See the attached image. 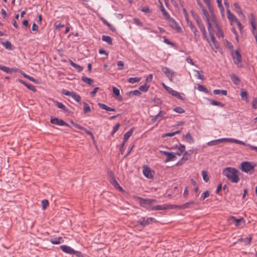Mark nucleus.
<instances>
[{
    "mask_svg": "<svg viewBox=\"0 0 257 257\" xmlns=\"http://www.w3.org/2000/svg\"><path fill=\"white\" fill-rule=\"evenodd\" d=\"M111 184L114 186V187L117 189H119L120 190H122V189L121 187H120L119 184L118 183V182H117V181L114 178H112L111 179Z\"/></svg>",
    "mask_w": 257,
    "mask_h": 257,
    "instance_id": "obj_38",
    "label": "nucleus"
},
{
    "mask_svg": "<svg viewBox=\"0 0 257 257\" xmlns=\"http://www.w3.org/2000/svg\"><path fill=\"white\" fill-rule=\"evenodd\" d=\"M160 5V10L163 13V15L167 18L168 19L170 17V15L169 14L166 12V11L165 10L164 7L163 6L162 3L160 1L159 2Z\"/></svg>",
    "mask_w": 257,
    "mask_h": 257,
    "instance_id": "obj_28",
    "label": "nucleus"
},
{
    "mask_svg": "<svg viewBox=\"0 0 257 257\" xmlns=\"http://www.w3.org/2000/svg\"><path fill=\"white\" fill-rule=\"evenodd\" d=\"M230 77L231 80L235 85H238L239 84L240 79L236 75L234 74H232L230 75Z\"/></svg>",
    "mask_w": 257,
    "mask_h": 257,
    "instance_id": "obj_23",
    "label": "nucleus"
},
{
    "mask_svg": "<svg viewBox=\"0 0 257 257\" xmlns=\"http://www.w3.org/2000/svg\"><path fill=\"white\" fill-rule=\"evenodd\" d=\"M211 104L214 105H217L221 107L223 106V104L221 102L216 100H212L211 101Z\"/></svg>",
    "mask_w": 257,
    "mask_h": 257,
    "instance_id": "obj_53",
    "label": "nucleus"
},
{
    "mask_svg": "<svg viewBox=\"0 0 257 257\" xmlns=\"http://www.w3.org/2000/svg\"><path fill=\"white\" fill-rule=\"evenodd\" d=\"M174 110L175 112H176L177 113H182L184 112V110L180 107H177L175 108L174 109Z\"/></svg>",
    "mask_w": 257,
    "mask_h": 257,
    "instance_id": "obj_57",
    "label": "nucleus"
},
{
    "mask_svg": "<svg viewBox=\"0 0 257 257\" xmlns=\"http://www.w3.org/2000/svg\"><path fill=\"white\" fill-rule=\"evenodd\" d=\"M213 93L214 94L216 95L220 94H221L225 96L227 95V91L225 90L215 89L213 91Z\"/></svg>",
    "mask_w": 257,
    "mask_h": 257,
    "instance_id": "obj_39",
    "label": "nucleus"
},
{
    "mask_svg": "<svg viewBox=\"0 0 257 257\" xmlns=\"http://www.w3.org/2000/svg\"><path fill=\"white\" fill-rule=\"evenodd\" d=\"M26 86L27 87V88L34 92H35L36 91L35 86L32 84H29L27 83Z\"/></svg>",
    "mask_w": 257,
    "mask_h": 257,
    "instance_id": "obj_58",
    "label": "nucleus"
},
{
    "mask_svg": "<svg viewBox=\"0 0 257 257\" xmlns=\"http://www.w3.org/2000/svg\"><path fill=\"white\" fill-rule=\"evenodd\" d=\"M209 191H206L202 194L201 198L202 200H204L206 198L209 197Z\"/></svg>",
    "mask_w": 257,
    "mask_h": 257,
    "instance_id": "obj_52",
    "label": "nucleus"
},
{
    "mask_svg": "<svg viewBox=\"0 0 257 257\" xmlns=\"http://www.w3.org/2000/svg\"><path fill=\"white\" fill-rule=\"evenodd\" d=\"M197 89L200 91H202V92H205V93H207L208 92V91L207 90V89L206 88H205L204 87V86L201 85V84H198L197 85Z\"/></svg>",
    "mask_w": 257,
    "mask_h": 257,
    "instance_id": "obj_48",
    "label": "nucleus"
},
{
    "mask_svg": "<svg viewBox=\"0 0 257 257\" xmlns=\"http://www.w3.org/2000/svg\"><path fill=\"white\" fill-rule=\"evenodd\" d=\"M198 26L199 28L200 29L201 32H202L204 38L206 39V38H207L206 31L205 30V26H204L203 23H201L200 24H199V25H198Z\"/></svg>",
    "mask_w": 257,
    "mask_h": 257,
    "instance_id": "obj_20",
    "label": "nucleus"
},
{
    "mask_svg": "<svg viewBox=\"0 0 257 257\" xmlns=\"http://www.w3.org/2000/svg\"><path fill=\"white\" fill-rule=\"evenodd\" d=\"M162 71L168 79L172 82L174 81V77L177 75L176 73L167 67H163Z\"/></svg>",
    "mask_w": 257,
    "mask_h": 257,
    "instance_id": "obj_3",
    "label": "nucleus"
},
{
    "mask_svg": "<svg viewBox=\"0 0 257 257\" xmlns=\"http://www.w3.org/2000/svg\"><path fill=\"white\" fill-rule=\"evenodd\" d=\"M185 138L186 141L190 144H193L194 142V139L190 133L187 134L185 136Z\"/></svg>",
    "mask_w": 257,
    "mask_h": 257,
    "instance_id": "obj_29",
    "label": "nucleus"
},
{
    "mask_svg": "<svg viewBox=\"0 0 257 257\" xmlns=\"http://www.w3.org/2000/svg\"><path fill=\"white\" fill-rule=\"evenodd\" d=\"M155 222H156V220L153 217H148L147 218H142L138 221V222L143 227Z\"/></svg>",
    "mask_w": 257,
    "mask_h": 257,
    "instance_id": "obj_4",
    "label": "nucleus"
},
{
    "mask_svg": "<svg viewBox=\"0 0 257 257\" xmlns=\"http://www.w3.org/2000/svg\"><path fill=\"white\" fill-rule=\"evenodd\" d=\"M241 241H244L246 244H249L251 240V237H246L245 238H241L239 239Z\"/></svg>",
    "mask_w": 257,
    "mask_h": 257,
    "instance_id": "obj_51",
    "label": "nucleus"
},
{
    "mask_svg": "<svg viewBox=\"0 0 257 257\" xmlns=\"http://www.w3.org/2000/svg\"><path fill=\"white\" fill-rule=\"evenodd\" d=\"M217 29V32H216V35L218 37H224V34L223 32L221 29V27L219 26V25H217L216 27Z\"/></svg>",
    "mask_w": 257,
    "mask_h": 257,
    "instance_id": "obj_31",
    "label": "nucleus"
},
{
    "mask_svg": "<svg viewBox=\"0 0 257 257\" xmlns=\"http://www.w3.org/2000/svg\"><path fill=\"white\" fill-rule=\"evenodd\" d=\"M230 220H232L233 221L235 222L236 226H240L243 227L245 225V221L243 218H241L239 219H237L234 216H231L230 217Z\"/></svg>",
    "mask_w": 257,
    "mask_h": 257,
    "instance_id": "obj_6",
    "label": "nucleus"
},
{
    "mask_svg": "<svg viewBox=\"0 0 257 257\" xmlns=\"http://www.w3.org/2000/svg\"><path fill=\"white\" fill-rule=\"evenodd\" d=\"M191 31L194 33L195 41H197L199 39L200 36L197 28L195 27Z\"/></svg>",
    "mask_w": 257,
    "mask_h": 257,
    "instance_id": "obj_36",
    "label": "nucleus"
},
{
    "mask_svg": "<svg viewBox=\"0 0 257 257\" xmlns=\"http://www.w3.org/2000/svg\"><path fill=\"white\" fill-rule=\"evenodd\" d=\"M69 63L71 65V66H72V67L75 68L76 69H77L78 72H81L82 71L83 67L81 66H79L78 64H75L72 60H69Z\"/></svg>",
    "mask_w": 257,
    "mask_h": 257,
    "instance_id": "obj_25",
    "label": "nucleus"
},
{
    "mask_svg": "<svg viewBox=\"0 0 257 257\" xmlns=\"http://www.w3.org/2000/svg\"><path fill=\"white\" fill-rule=\"evenodd\" d=\"M178 151L177 153H176V154L178 156H181L183 154V153L184 152L185 150V146L183 145H180L178 147Z\"/></svg>",
    "mask_w": 257,
    "mask_h": 257,
    "instance_id": "obj_26",
    "label": "nucleus"
},
{
    "mask_svg": "<svg viewBox=\"0 0 257 257\" xmlns=\"http://www.w3.org/2000/svg\"><path fill=\"white\" fill-rule=\"evenodd\" d=\"M143 174L148 178H151L153 177L152 171L147 167H144Z\"/></svg>",
    "mask_w": 257,
    "mask_h": 257,
    "instance_id": "obj_11",
    "label": "nucleus"
},
{
    "mask_svg": "<svg viewBox=\"0 0 257 257\" xmlns=\"http://www.w3.org/2000/svg\"><path fill=\"white\" fill-rule=\"evenodd\" d=\"M83 111L85 113H87L90 111V107L86 102H83Z\"/></svg>",
    "mask_w": 257,
    "mask_h": 257,
    "instance_id": "obj_45",
    "label": "nucleus"
},
{
    "mask_svg": "<svg viewBox=\"0 0 257 257\" xmlns=\"http://www.w3.org/2000/svg\"><path fill=\"white\" fill-rule=\"evenodd\" d=\"M0 70L3 71L5 72H6L7 73H11L12 72V70H13V68L11 69L9 67L3 66L0 65Z\"/></svg>",
    "mask_w": 257,
    "mask_h": 257,
    "instance_id": "obj_35",
    "label": "nucleus"
},
{
    "mask_svg": "<svg viewBox=\"0 0 257 257\" xmlns=\"http://www.w3.org/2000/svg\"><path fill=\"white\" fill-rule=\"evenodd\" d=\"M167 207H166V204L157 205L153 207V210H166Z\"/></svg>",
    "mask_w": 257,
    "mask_h": 257,
    "instance_id": "obj_33",
    "label": "nucleus"
},
{
    "mask_svg": "<svg viewBox=\"0 0 257 257\" xmlns=\"http://www.w3.org/2000/svg\"><path fill=\"white\" fill-rule=\"evenodd\" d=\"M252 106L254 109L257 108V98L253 99L252 102Z\"/></svg>",
    "mask_w": 257,
    "mask_h": 257,
    "instance_id": "obj_64",
    "label": "nucleus"
},
{
    "mask_svg": "<svg viewBox=\"0 0 257 257\" xmlns=\"http://www.w3.org/2000/svg\"><path fill=\"white\" fill-rule=\"evenodd\" d=\"M224 140L225 139H218L217 140L212 141L209 142L208 143V145L209 146L216 145L218 143H221V142H224Z\"/></svg>",
    "mask_w": 257,
    "mask_h": 257,
    "instance_id": "obj_40",
    "label": "nucleus"
},
{
    "mask_svg": "<svg viewBox=\"0 0 257 257\" xmlns=\"http://www.w3.org/2000/svg\"><path fill=\"white\" fill-rule=\"evenodd\" d=\"M218 7H219L222 17H224V10L222 5V0H216Z\"/></svg>",
    "mask_w": 257,
    "mask_h": 257,
    "instance_id": "obj_27",
    "label": "nucleus"
},
{
    "mask_svg": "<svg viewBox=\"0 0 257 257\" xmlns=\"http://www.w3.org/2000/svg\"><path fill=\"white\" fill-rule=\"evenodd\" d=\"M120 126V124L119 123H117L115 124V125L114 126L113 128V131L112 132V135H113L115 132L117 131L119 127Z\"/></svg>",
    "mask_w": 257,
    "mask_h": 257,
    "instance_id": "obj_60",
    "label": "nucleus"
},
{
    "mask_svg": "<svg viewBox=\"0 0 257 257\" xmlns=\"http://www.w3.org/2000/svg\"><path fill=\"white\" fill-rule=\"evenodd\" d=\"M195 203V202L193 201H190V202L185 203L183 205L178 206V209H184L188 208L190 207V205H193V204H194Z\"/></svg>",
    "mask_w": 257,
    "mask_h": 257,
    "instance_id": "obj_19",
    "label": "nucleus"
},
{
    "mask_svg": "<svg viewBox=\"0 0 257 257\" xmlns=\"http://www.w3.org/2000/svg\"><path fill=\"white\" fill-rule=\"evenodd\" d=\"M176 158V154L175 153H170L168 154L166 159L165 160V162H168L170 161H172L175 160Z\"/></svg>",
    "mask_w": 257,
    "mask_h": 257,
    "instance_id": "obj_12",
    "label": "nucleus"
},
{
    "mask_svg": "<svg viewBox=\"0 0 257 257\" xmlns=\"http://www.w3.org/2000/svg\"><path fill=\"white\" fill-rule=\"evenodd\" d=\"M203 13L204 16V19L207 24L208 30L210 32V31H211L212 28H211V23H210V22L209 14H208L207 11H206L205 9L203 10Z\"/></svg>",
    "mask_w": 257,
    "mask_h": 257,
    "instance_id": "obj_8",
    "label": "nucleus"
},
{
    "mask_svg": "<svg viewBox=\"0 0 257 257\" xmlns=\"http://www.w3.org/2000/svg\"><path fill=\"white\" fill-rule=\"evenodd\" d=\"M70 122L71 123V124L75 127L79 129V130H82V129H83V127H82V126H81L80 125L76 123H75L74 122H73L72 120H71L70 121Z\"/></svg>",
    "mask_w": 257,
    "mask_h": 257,
    "instance_id": "obj_59",
    "label": "nucleus"
},
{
    "mask_svg": "<svg viewBox=\"0 0 257 257\" xmlns=\"http://www.w3.org/2000/svg\"><path fill=\"white\" fill-rule=\"evenodd\" d=\"M209 19L210 22H212L215 25V27H216L217 25H219L217 18L212 12H211V15L209 16Z\"/></svg>",
    "mask_w": 257,
    "mask_h": 257,
    "instance_id": "obj_18",
    "label": "nucleus"
},
{
    "mask_svg": "<svg viewBox=\"0 0 257 257\" xmlns=\"http://www.w3.org/2000/svg\"><path fill=\"white\" fill-rule=\"evenodd\" d=\"M190 158V155L187 152H185L182 158V161H186Z\"/></svg>",
    "mask_w": 257,
    "mask_h": 257,
    "instance_id": "obj_49",
    "label": "nucleus"
},
{
    "mask_svg": "<svg viewBox=\"0 0 257 257\" xmlns=\"http://www.w3.org/2000/svg\"><path fill=\"white\" fill-rule=\"evenodd\" d=\"M71 97L78 102L81 100V97L80 95L74 92H72Z\"/></svg>",
    "mask_w": 257,
    "mask_h": 257,
    "instance_id": "obj_41",
    "label": "nucleus"
},
{
    "mask_svg": "<svg viewBox=\"0 0 257 257\" xmlns=\"http://www.w3.org/2000/svg\"><path fill=\"white\" fill-rule=\"evenodd\" d=\"M195 72H196L197 73V75H196V76L197 77L198 79H201L202 80H203L204 79V76L202 75H201L199 73V71H198V70H194Z\"/></svg>",
    "mask_w": 257,
    "mask_h": 257,
    "instance_id": "obj_61",
    "label": "nucleus"
},
{
    "mask_svg": "<svg viewBox=\"0 0 257 257\" xmlns=\"http://www.w3.org/2000/svg\"><path fill=\"white\" fill-rule=\"evenodd\" d=\"M141 80V78L139 77H131L128 79V82L131 83H135L136 82H139Z\"/></svg>",
    "mask_w": 257,
    "mask_h": 257,
    "instance_id": "obj_43",
    "label": "nucleus"
},
{
    "mask_svg": "<svg viewBox=\"0 0 257 257\" xmlns=\"http://www.w3.org/2000/svg\"><path fill=\"white\" fill-rule=\"evenodd\" d=\"M117 65L119 70H122L124 67V63L122 61H118L117 63Z\"/></svg>",
    "mask_w": 257,
    "mask_h": 257,
    "instance_id": "obj_55",
    "label": "nucleus"
},
{
    "mask_svg": "<svg viewBox=\"0 0 257 257\" xmlns=\"http://www.w3.org/2000/svg\"><path fill=\"white\" fill-rule=\"evenodd\" d=\"M234 62L235 64H238L241 61V56L239 53L236 51L232 54Z\"/></svg>",
    "mask_w": 257,
    "mask_h": 257,
    "instance_id": "obj_10",
    "label": "nucleus"
},
{
    "mask_svg": "<svg viewBox=\"0 0 257 257\" xmlns=\"http://www.w3.org/2000/svg\"><path fill=\"white\" fill-rule=\"evenodd\" d=\"M112 90L114 95L116 97L117 99L119 100H122V98L120 95L119 90L114 86L112 87Z\"/></svg>",
    "mask_w": 257,
    "mask_h": 257,
    "instance_id": "obj_17",
    "label": "nucleus"
},
{
    "mask_svg": "<svg viewBox=\"0 0 257 257\" xmlns=\"http://www.w3.org/2000/svg\"><path fill=\"white\" fill-rule=\"evenodd\" d=\"M50 242L54 244H58L61 243H63L64 240L62 237H59L55 239H51Z\"/></svg>",
    "mask_w": 257,
    "mask_h": 257,
    "instance_id": "obj_24",
    "label": "nucleus"
},
{
    "mask_svg": "<svg viewBox=\"0 0 257 257\" xmlns=\"http://www.w3.org/2000/svg\"><path fill=\"white\" fill-rule=\"evenodd\" d=\"M227 18L229 21L231 25H232L233 23H236L238 21L236 17L231 13L229 9L227 10Z\"/></svg>",
    "mask_w": 257,
    "mask_h": 257,
    "instance_id": "obj_9",
    "label": "nucleus"
},
{
    "mask_svg": "<svg viewBox=\"0 0 257 257\" xmlns=\"http://www.w3.org/2000/svg\"><path fill=\"white\" fill-rule=\"evenodd\" d=\"M134 130V128L133 127V128H131L130 130V131H128L127 132H126L124 135V141H123L126 142L128 140L129 138L132 135Z\"/></svg>",
    "mask_w": 257,
    "mask_h": 257,
    "instance_id": "obj_21",
    "label": "nucleus"
},
{
    "mask_svg": "<svg viewBox=\"0 0 257 257\" xmlns=\"http://www.w3.org/2000/svg\"><path fill=\"white\" fill-rule=\"evenodd\" d=\"M49 205V202L47 200H43L42 201V209L45 210Z\"/></svg>",
    "mask_w": 257,
    "mask_h": 257,
    "instance_id": "obj_50",
    "label": "nucleus"
},
{
    "mask_svg": "<svg viewBox=\"0 0 257 257\" xmlns=\"http://www.w3.org/2000/svg\"><path fill=\"white\" fill-rule=\"evenodd\" d=\"M149 86H147L146 84L141 85L139 87V90L142 92H147L149 89Z\"/></svg>",
    "mask_w": 257,
    "mask_h": 257,
    "instance_id": "obj_47",
    "label": "nucleus"
},
{
    "mask_svg": "<svg viewBox=\"0 0 257 257\" xmlns=\"http://www.w3.org/2000/svg\"><path fill=\"white\" fill-rule=\"evenodd\" d=\"M51 122L52 123L57 124L58 125H65V126H69L68 124L65 122L64 121H63L62 119H59L57 118H51Z\"/></svg>",
    "mask_w": 257,
    "mask_h": 257,
    "instance_id": "obj_7",
    "label": "nucleus"
},
{
    "mask_svg": "<svg viewBox=\"0 0 257 257\" xmlns=\"http://www.w3.org/2000/svg\"><path fill=\"white\" fill-rule=\"evenodd\" d=\"M56 106L59 108L63 110L66 109V107L64 105H63L62 103L59 102H56Z\"/></svg>",
    "mask_w": 257,
    "mask_h": 257,
    "instance_id": "obj_54",
    "label": "nucleus"
},
{
    "mask_svg": "<svg viewBox=\"0 0 257 257\" xmlns=\"http://www.w3.org/2000/svg\"><path fill=\"white\" fill-rule=\"evenodd\" d=\"M138 199L139 200L140 204L143 207H145L146 205H150V201L148 199H146L138 197Z\"/></svg>",
    "mask_w": 257,
    "mask_h": 257,
    "instance_id": "obj_16",
    "label": "nucleus"
},
{
    "mask_svg": "<svg viewBox=\"0 0 257 257\" xmlns=\"http://www.w3.org/2000/svg\"><path fill=\"white\" fill-rule=\"evenodd\" d=\"M171 94L180 99L184 100V98L181 96V94L174 90L173 91Z\"/></svg>",
    "mask_w": 257,
    "mask_h": 257,
    "instance_id": "obj_42",
    "label": "nucleus"
},
{
    "mask_svg": "<svg viewBox=\"0 0 257 257\" xmlns=\"http://www.w3.org/2000/svg\"><path fill=\"white\" fill-rule=\"evenodd\" d=\"M104 23L105 24H106L108 26V28L109 29H110L112 32L115 31L116 30H115V28L113 26H112L110 24H109L106 21H105L104 22Z\"/></svg>",
    "mask_w": 257,
    "mask_h": 257,
    "instance_id": "obj_56",
    "label": "nucleus"
},
{
    "mask_svg": "<svg viewBox=\"0 0 257 257\" xmlns=\"http://www.w3.org/2000/svg\"><path fill=\"white\" fill-rule=\"evenodd\" d=\"M98 106L101 108H102L103 109H104V110H106L107 111H114L115 110L114 108H112L111 107H108L106 105H105V104H104L103 103H98Z\"/></svg>",
    "mask_w": 257,
    "mask_h": 257,
    "instance_id": "obj_22",
    "label": "nucleus"
},
{
    "mask_svg": "<svg viewBox=\"0 0 257 257\" xmlns=\"http://www.w3.org/2000/svg\"><path fill=\"white\" fill-rule=\"evenodd\" d=\"M82 80H83V81L87 83L88 84L91 86H93V80L92 79L85 76H82Z\"/></svg>",
    "mask_w": 257,
    "mask_h": 257,
    "instance_id": "obj_32",
    "label": "nucleus"
},
{
    "mask_svg": "<svg viewBox=\"0 0 257 257\" xmlns=\"http://www.w3.org/2000/svg\"><path fill=\"white\" fill-rule=\"evenodd\" d=\"M240 96L242 99L245 100L246 102L248 101V95L246 91L241 90Z\"/></svg>",
    "mask_w": 257,
    "mask_h": 257,
    "instance_id": "obj_30",
    "label": "nucleus"
},
{
    "mask_svg": "<svg viewBox=\"0 0 257 257\" xmlns=\"http://www.w3.org/2000/svg\"><path fill=\"white\" fill-rule=\"evenodd\" d=\"M133 21H134V23L135 24H136V25H138V26H142V25H143L142 23V22H141V21H140L138 19H137V18H134V19H133Z\"/></svg>",
    "mask_w": 257,
    "mask_h": 257,
    "instance_id": "obj_62",
    "label": "nucleus"
},
{
    "mask_svg": "<svg viewBox=\"0 0 257 257\" xmlns=\"http://www.w3.org/2000/svg\"><path fill=\"white\" fill-rule=\"evenodd\" d=\"M2 45L7 49H12V44L9 41H6L2 43Z\"/></svg>",
    "mask_w": 257,
    "mask_h": 257,
    "instance_id": "obj_46",
    "label": "nucleus"
},
{
    "mask_svg": "<svg viewBox=\"0 0 257 257\" xmlns=\"http://www.w3.org/2000/svg\"><path fill=\"white\" fill-rule=\"evenodd\" d=\"M202 175L203 177V179L205 182H208L209 180V177L208 175V173L206 171H202Z\"/></svg>",
    "mask_w": 257,
    "mask_h": 257,
    "instance_id": "obj_37",
    "label": "nucleus"
},
{
    "mask_svg": "<svg viewBox=\"0 0 257 257\" xmlns=\"http://www.w3.org/2000/svg\"><path fill=\"white\" fill-rule=\"evenodd\" d=\"M256 165L253 162L244 161L240 164V169L243 172L251 174L254 172Z\"/></svg>",
    "mask_w": 257,
    "mask_h": 257,
    "instance_id": "obj_2",
    "label": "nucleus"
},
{
    "mask_svg": "<svg viewBox=\"0 0 257 257\" xmlns=\"http://www.w3.org/2000/svg\"><path fill=\"white\" fill-rule=\"evenodd\" d=\"M224 139H225L224 141H228L229 142L234 143H236V144H240V145H246V144L244 142H242L241 141H239V140H238L236 139H232V138H228V139L225 138Z\"/></svg>",
    "mask_w": 257,
    "mask_h": 257,
    "instance_id": "obj_15",
    "label": "nucleus"
},
{
    "mask_svg": "<svg viewBox=\"0 0 257 257\" xmlns=\"http://www.w3.org/2000/svg\"><path fill=\"white\" fill-rule=\"evenodd\" d=\"M60 247L63 251L67 253H69L70 254H77L78 255V254H80V252L75 251L70 247L67 246L66 245H61Z\"/></svg>",
    "mask_w": 257,
    "mask_h": 257,
    "instance_id": "obj_5",
    "label": "nucleus"
},
{
    "mask_svg": "<svg viewBox=\"0 0 257 257\" xmlns=\"http://www.w3.org/2000/svg\"><path fill=\"white\" fill-rule=\"evenodd\" d=\"M165 112L163 111H160L159 113L156 115L153 118H152V120L154 122L156 121H160L162 119L165 114Z\"/></svg>",
    "mask_w": 257,
    "mask_h": 257,
    "instance_id": "obj_13",
    "label": "nucleus"
},
{
    "mask_svg": "<svg viewBox=\"0 0 257 257\" xmlns=\"http://www.w3.org/2000/svg\"><path fill=\"white\" fill-rule=\"evenodd\" d=\"M222 174L233 183H237L239 180V171L233 167H226L222 170Z\"/></svg>",
    "mask_w": 257,
    "mask_h": 257,
    "instance_id": "obj_1",
    "label": "nucleus"
},
{
    "mask_svg": "<svg viewBox=\"0 0 257 257\" xmlns=\"http://www.w3.org/2000/svg\"><path fill=\"white\" fill-rule=\"evenodd\" d=\"M211 35L210 39L212 44H210V46L213 49L214 48L217 49L218 48V44L215 40V38L213 35L211 34V32H209Z\"/></svg>",
    "mask_w": 257,
    "mask_h": 257,
    "instance_id": "obj_14",
    "label": "nucleus"
},
{
    "mask_svg": "<svg viewBox=\"0 0 257 257\" xmlns=\"http://www.w3.org/2000/svg\"><path fill=\"white\" fill-rule=\"evenodd\" d=\"M102 40L103 41L106 42L109 45L112 44V39L110 37H109L108 36H105V35L102 36Z\"/></svg>",
    "mask_w": 257,
    "mask_h": 257,
    "instance_id": "obj_34",
    "label": "nucleus"
},
{
    "mask_svg": "<svg viewBox=\"0 0 257 257\" xmlns=\"http://www.w3.org/2000/svg\"><path fill=\"white\" fill-rule=\"evenodd\" d=\"M179 133H180V131H177L174 132L173 133L165 134L163 135L162 137L163 138H164L166 137H172L174 136V135L179 134Z\"/></svg>",
    "mask_w": 257,
    "mask_h": 257,
    "instance_id": "obj_44",
    "label": "nucleus"
},
{
    "mask_svg": "<svg viewBox=\"0 0 257 257\" xmlns=\"http://www.w3.org/2000/svg\"><path fill=\"white\" fill-rule=\"evenodd\" d=\"M142 11L145 13H149L151 12L150 8L148 6H145L143 7L142 9Z\"/></svg>",
    "mask_w": 257,
    "mask_h": 257,
    "instance_id": "obj_63",
    "label": "nucleus"
}]
</instances>
